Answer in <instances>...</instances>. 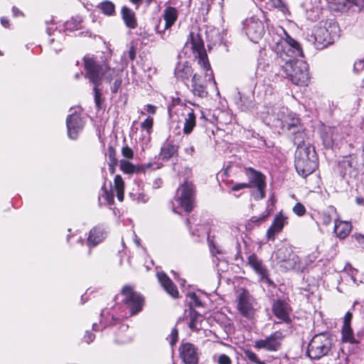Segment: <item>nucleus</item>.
Masks as SVG:
<instances>
[{"instance_id":"5fc2aeb1","label":"nucleus","mask_w":364,"mask_h":364,"mask_svg":"<svg viewBox=\"0 0 364 364\" xmlns=\"http://www.w3.org/2000/svg\"><path fill=\"white\" fill-rule=\"evenodd\" d=\"M316 259H317V255H316V253H313L311 255H308L305 262H302L306 267L309 264L308 262H309V263H312V262H315Z\"/></svg>"},{"instance_id":"aec40b11","label":"nucleus","mask_w":364,"mask_h":364,"mask_svg":"<svg viewBox=\"0 0 364 364\" xmlns=\"http://www.w3.org/2000/svg\"><path fill=\"white\" fill-rule=\"evenodd\" d=\"M180 356L185 364H198V353L196 346L190 343H186L179 348Z\"/></svg>"},{"instance_id":"69168bd1","label":"nucleus","mask_w":364,"mask_h":364,"mask_svg":"<svg viewBox=\"0 0 364 364\" xmlns=\"http://www.w3.org/2000/svg\"><path fill=\"white\" fill-rule=\"evenodd\" d=\"M128 53H129V57L130 60H133L136 55V52H135L134 47H131L129 48Z\"/></svg>"},{"instance_id":"49530a36","label":"nucleus","mask_w":364,"mask_h":364,"mask_svg":"<svg viewBox=\"0 0 364 364\" xmlns=\"http://www.w3.org/2000/svg\"><path fill=\"white\" fill-rule=\"evenodd\" d=\"M270 2L273 7L279 9L282 11H284L287 9L282 0H270Z\"/></svg>"},{"instance_id":"c756f323","label":"nucleus","mask_w":364,"mask_h":364,"mask_svg":"<svg viewBox=\"0 0 364 364\" xmlns=\"http://www.w3.org/2000/svg\"><path fill=\"white\" fill-rule=\"evenodd\" d=\"M350 230V223L346 221L335 220L334 232L338 237L341 239L346 237L349 235Z\"/></svg>"},{"instance_id":"bb28decb","label":"nucleus","mask_w":364,"mask_h":364,"mask_svg":"<svg viewBox=\"0 0 364 364\" xmlns=\"http://www.w3.org/2000/svg\"><path fill=\"white\" fill-rule=\"evenodd\" d=\"M174 74L177 80L186 83V81H188L189 77L193 74V70L187 63H179L175 68Z\"/></svg>"},{"instance_id":"864d4df0","label":"nucleus","mask_w":364,"mask_h":364,"mask_svg":"<svg viewBox=\"0 0 364 364\" xmlns=\"http://www.w3.org/2000/svg\"><path fill=\"white\" fill-rule=\"evenodd\" d=\"M95 338V336L93 333L87 331L84 336V341H85V342H86L87 343L89 344L94 341Z\"/></svg>"},{"instance_id":"0eeeda50","label":"nucleus","mask_w":364,"mask_h":364,"mask_svg":"<svg viewBox=\"0 0 364 364\" xmlns=\"http://www.w3.org/2000/svg\"><path fill=\"white\" fill-rule=\"evenodd\" d=\"M332 348V338L326 333H319L315 335L309 341L306 354L311 360H319L327 356Z\"/></svg>"},{"instance_id":"a878e982","label":"nucleus","mask_w":364,"mask_h":364,"mask_svg":"<svg viewBox=\"0 0 364 364\" xmlns=\"http://www.w3.org/2000/svg\"><path fill=\"white\" fill-rule=\"evenodd\" d=\"M106 237V232L100 226L94 227L89 233L87 244L90 247H95L102 242Z\"/></svg>"},{"instance_id":"9b49d317","label":"nucleus","mask_w":364,"mask_h":364,"mask_svg":"<svg viewBox=\"0 0 364 364\" xmlns=\"http://www.w3.org/2000/svg\"><path fill=\"white\" fill-rule=\"evenodd\" d=\"M175 201L186 212H191L195 203V186L190 181L184 182L177 190Z\"/></svg>"},{"instance_id":"ddd939ff","label":"nucleus","mask_w":364,"mask_h":364,"mask_svg":"<svg viewBox=\"0 0 364 364\" xmlns=\"http://www.w3.org/2000/svg\"><path fill=\"white\" fill-rule=\"evenodd\" d=\"M178 17V11L176 7L167 6L163 11L161 18L164 20L165 23L164 27L160 26L161 19H159V23L155 26L154 30L156 33L164 40H166L169 36L166 31L170 30L175 24Z\"/></svg>"},{"instance_id":"393cba45","label":"nucleus","mask_w":364,"mask_h":364,"mask_svg":"<svg viewBox=\"0 0 364 364\" xmlns=\"http://www.w3.org/2000/svg\"><path fill=\"white\" fill-rule=\"evenodd\" d=\"M205 80H203L201 76L195 74L192 78L191 91L195 96L204 98L208 96L206 90Z\"/></svg>"},{"instance_id":"473e14b6","label":"nucleus","mask_w":364,"mask_h":364,"mask_svg":"<svg viewBox=\"0 0 364 364\" xmlns=\"http://www.w3.org/2000/svg\"><path fill=\"white\" fill-rule=\"evenodd\" d=\"M97 8L106 16H112L115 15V5L110 1H102L97 6Z\"/></svg>"},{"instance_id":"423d86ee","label":"nucleus","mask_w":364,"mask_h":364,"mask_svg":"<svg viewBox=\"0 0 364 364\" xmlns=\"http://www.w3.org/2000/svg\"><path fill=\"white\" fill-rule=\"evenodd\" d=\"M272 259L283 272L290 270L303 272L306 268V265L294 252L292 248L286 244L281 245L277 248L272 255Z\"/></svg>"},{"instance_id":"4c0bfd02","label":"nucleus","mask_w":364,"mask_h":364,"mask_svg":"<svg viewBox=\"0 0 364 364\" xmlns=\"http://www.w3.org/2000/svg\"><path fill=\"white\" fill-rule=\"evenodd\" d=\"M343 4L346 9L355 6L360 10L364 6V0H343Z\"/></svg>"},{"instance_id":"2f4dec72","label":"nucleus","mask_w":364,"mask_h":364,"mask_svg":"<svg viewBox=\"0 0 364 364\" xmlns=\"http://www.w3.org/2000/svg\"><path fill=\"white\" fill-rule=\"evenodd\" d=\"M202 316L197 311L191 309L190 311V321L188 326L192 331H199L201 328Z\"/></svg>"},{"instance_id":"39448f33","label":"nucleus","mask_w":364,"mask_h":364,"mask_svg":"<svg viewBox=\"0 0 364 364\" xmlns=\"http://www.w3.org/2000/svg\"><path fill=\"white\" fill-rule=\"evenodd\" d=\"M294 143L297 146L295 168L297 173L305 178L318 168V157L314 148L304 144V135L294 136Z\"/></svg>"},{"instance_id":"a211bd4d","label":"nucleus","mask_w":364,"mask_h":364,"mask_svg":"<svg viewBox=\"0 0 364 364\" xmlns=\"http://www.w3.org/2000/svg\"><path fill=\"white\" fill-rule=\"evenodd\" d=\"M272 311L279 320L277 323H291V308L287 301L280 299L274 300L272 305Z\"/></svg>"},{"instance_id":"09e8293b","label":"nucleus","mask_w":364,"mask_h":364,"mask_svg":"<svg viewBox=\"0 0 364 364\" xmlns=\"http://www.w3.org/2000/svg\"><path fill=\"white\" fill-rule=\"evenodd\" d=\"M108 155H109V163L117 164V159L116 157V151L114 148L109 146L108 148Z\"/></svg>"},{"instance_id":"f704fd0d","label":"nucleus","mask_w":364,"mask_h":364,"mask_svg":"<svg viewBox=\"0 0 364 364\" xmlns=\"http://www.w3.org/2000/svg\"><path fill=\"white\" fill-rule=\"evenodd\" d=\"M154 124V119L152 117H147L144 122L141 123V128L142 131L145 132L144 140L146 143L150 140V134L152 131Z\"/></svg>"},{"instance_id":"37998d69","label":"nucleus","mask_w":364,"mask_h":364,"mask_svg":"<svg viewBox=\"0 0 364 364\" xmlns=\"http://www.w3.org/2000/svg\"><path fill=\"white\" fill-rule=\"evenodd\" d=\"M178 330L176 328H173L172 329L169 336L167 338L169 340V343H170L171 346H173L176 344V343L178 341Z\"/></svg>"},{"instance_id":"412c9836","label":"nucleus","mask_w":364,"mask_h":364,"mask_svg":"<svg viewBox=\"0 0 364 364\" xmlns=\"http://www.w3.org/2000/svg\"><path fill=\"white\" fill-rule=\"evenodd\" d=\"M127 314L119 315L118 316H115L111 313L109 311L103 310L100 314V328L99 325L96 323L92 324V330L93 331H99L102 330L110 325H115L121 321V319L124 317H126Z\"/></svg>"},{"instance_id":"f3484780","label":"nucleus","mask_w":364,"mask_h":364,"mask_svg":"<svg viewBox=\"0 0 364 364\" xmlns=\"http://www.w3.org/2000/svg\"><path fill=\"white\" fill-rule=\"evenodd\" d=\"M66 125L69 138L71 139H76L83 129L85 121L80 114L75 110L68 116Z\"/></svg>"},{"instance_id":"052dcab7","label":"nucleus","mask_w":364,"mask_h":364,"mask_svg":"<svg viewBox=\"0 0 364 364\" xmlns=\"http://www.w3.org/2000/svg\"><path fill=\"white\" fill-rule=\"evenodd\" d=\"M343 333L346 335V338H349L352 336V331L350 328V326L347 327H343Z\"/></svg>"},{"instance_id":"0e129e2a","label":"nucleus","mask_w":364,"mask_h":364,"mask_svg":"<svg viewBox=\"0 0 364 364\" xmlns=\"http://www.w3.org/2000/svg\"><path fill=\"white\" fill-rule=\"evenodd\" d=\"M1 23L5 28H9V21L6 17H1Z\"/></svg>"},{"instance_id":"c85d7f7f","label":"nucleus","mask_w":364,"mask_h":364,"mask_svg":"<svg viewBox=\"0 0 364 364\" xmlns=\"http://www.w3.org/2000/svg\"><path fill=\"white\" fill-rule=\"evenodd\" d=\"M122 16L125 25L131 28L134 29L137 26V21L134 12L127 6L122 9Z\"/></svg>"},{"instance_id":"4d7b16f0","label":"nucleus","mask_w":364,"mask_h":364,"mask_svg":"<svg viewBox=\"0 0 364 364\" xmlns=\"http://www.w3.org/2000/svg\"><path fill=\"white\" fill-rule=\"evenodd\" d=\"M352 314L350 312H347L346 314L345 315V318H344V326L345 327H347L348 326H350V321L352 318Z\"/></svg>"},{"instance_id":"4be33fe9","label":"nucleus","mask_w":364,"mask_h":364,"mask_svg":"<svg viewBox=\"0 0 364 364\" xmlns=\"http://www.w3.org/2000/svg\"><path fill=\"white\" fill-rule=\"evenodd\" d=\"M46 32L49 36L48 44L50 48L55 53L62 50L63 43L61 42L63 34L60 31H58L56 26L53 23L48 26Z\"/></svg>"},{"instance_id":"ea45409f","label":"nucleus","mask_w":364,"mask_h":364,"mask_svg":"<svg viewBox=\"0 0 364 364\" xmlns=\"http://www.w3.org/2000/svg\"><path fill=\"white\" fill-rule=\"evenodd\" d=\"M335 210L333 208H330L328 211H325L322 213L321 216V223L324 225H328L331 223L332 217L331 215V213L334 212Z\"/></svg>"},{"instance_id":"cd10ccee","label":"nucleus","mask_w":364,"mask_h":364,"mask_svg":"<svg viewBox=\"0 0 364 364\" xmlns=\"http://www.w3.org/2000/svg\"><path fill=\"white\" fill-rule=\"evenodd\" d=\"M248 263L255 269V271L262 277V278H265L266 281L270 283L269 279L267 277V269L262 264V261L258 259L256 255L252 254L249 256Z\"/></svg>"},{"instance_id":"680f3d73","label":"nucleus","mask_w":364,"mask_h":364,"mask_svg":"<svg viewBox=\"0 0 364 364\" xmlns=\"http://www.w3.org/2000/svg\"><path fill=\"white\" fill-rule=\"evenodd\" d=\"M149 198L144 194H139L137 197V201L141 203H146L148 201Z\"/></svg>"},{"instance_id":"6e6d98bb","label":"nucleus","mask_w":364,"mask_h":364,"mask_svg":"<svg viewBox=\"0 0 364 364\" xmlns=\"http://www.w3.org/2000/svg\"><path fill=\"white\" fill-rule=\"evenodd\" d=\"M144 109L149 114H154L156 111V107L152 105H146Z\"/></svg>"},{"instance_id":"b1692460","label":"nucleus","mask_w":364,"mask_h":364,"mask_svg":"<svg viewBox=\"0 0 364 364\" xmlns=\"http://www.w3.org/2000/svg\"><path fill=\"white\" fill-rule=\"evenodd\" d=\"M156 276L164 290L173 298H178V291L171 279L164 272H157Z\"/></svg>"},{"instance_id":"e433bc0d","label":"nucleus","mask_w":364,"mask_h":364,"mask_svg":"<svg viewBox=\"0 0 364 364\" xmlns=\"http://www.w3.org/2000/svg\"><path fill=\"white\" fill-rule=\"evenodd\" d=\"M245 357L250 362L255 364H266L263 360H261L257 355L250 350H245L244 351Z\"/></svg>"},{"instance_id":"5701e85b","label":"nucleus","mask_w":364,"mask_h":364,"mask_svg":"<svg viewBox=\"0 0 364 364\" xmlns=\"http://www.w3.org/2000/svg\"><path fill=\"white\" fill-rule=\"evenodd\" d=\"M287 218L285 217L282 213H278L272 225L267 231V238L268 240L274 241L276 236L282 230L284 225L287 223Z\"/></svg>"},{"instance_id":"774afa93","label":"nucleus","mask_w":364,"mask_h":364,"mask_svg":"<svg viewBox=\"0 0 364 364\" xmlns=\"http://www.w3.org/2000/svg\"><path fill=\"white\" fill-rule=\"evenodd\" d=\"M355 203L360 205H364V198L361 196H358L355 198Z\"/></svg>"},{"instance_id":"f8f14e48","label":"nucleus","mask_w":364,"mask_h":364,"mask_svg":"<svg viewBox=\"0 0 364 364\" xmlns=\"http://www.w3.org/2000/svg\"><path fill=\"white\" fill-rule=\"evenodd\" d=\"M287 336V331L278 330L264 338L257 340L254 347L257 349H264L269 352H276L281 349L282 342Z\"/></svg>"},{"instance_id":"79ce46f5","label":"nucleus","mask_w":364,"mask_h":364,"mask_svg":"<svg viewBox=\"0 0 364 364\" xmlns=\"http://www.w3.org/2000/svg\"><path fill=\"white\" fill-rule=\"evenodd\" d=\"M293 212L298 216H302L306 213V208L301 203H296L293 208Z\"/></svg>"},{"instance_id":"4468645a","label":"nucleus","mask_w":364,"mask_h":364,"mask_svg":"<svg viewBox=\"0 0 364 364\" xmlns=\"http://www.w3.org/2000/svg\"><path fill=\"white\" fill-rule=\"evenodd\" d=\"M336 33H332L326 27H317L314 29L313 35L310 37L309 41L313 42L318 50H322L334 42Z\"/></svg>"},{"instance_id":"f257e3e1","label":"nucleus","mask_w":364,"mask_h":364,"mask_svg":"<svg viewBox=\"0 0 364 364\" xmlns=\"http://www.w3.org/2000/svg\"><path fill=\"white\" fill-rule=\"evenodd\" d=\"M269 45L276 56L272 64V74L276 78L288 77L297 85H306L309 80L308 64L297 59L303 57V50L295 40L282 28L269 32Z\"/></svg>"},{"instance_id":"6e6552de","label":"nucleus","mask_w":364,"mask_h":364,"mask_svg":"<svg viewBox=\"0 0 364 364\" xmlns=\"http://www.w3.org/2000/svg\"><path fill=\"white\" fill-rule=\"evenodd\" d=\"M168 114L171 118L174 115L181 116L184 119L183 133L191 134L196 127V115L193 109L181 102L179 99L173 100V104L168 107Z\"/></svg>"},{"instance_id":"6ab92c4d","label":"nucleus","mask_w":364,"mask_h":364,"mask_svg":"<svg viewBox=\"0 0 364 364\" xmlns=\"http://www.w3.org/2000/svg\"><path fill=\"white\" fill-rule=\"evenodd\" d=\"M246 174L249 178L250 183L257 188L258 196H256L255 198H263L265 196L264 176L252 168H249L246 170Z\"/></svg>"},{"instance_id":"13d9d810","label":"nucleus","mask_w":364,"mask_h":364,"mask_svg":"<svg viewBox=\"0 0 364 364\" xmlns=\"http://www.w3.org/2000/svg\"><path fill=\"white\" fill-rule=\"evenodd\" d=\"M12 14L14 17H18V16H23L24 14L22 11H21L17 7L13 6L12 7Z\"/></svg>"},{"instance_id":"f03ea898","label":"nucleus","mask_w":364,"mask_h":364,"mask_svg":"<svg viewBox=\"0 0 364 364\" xmlns=\"http://www.w3.org/2000/svg\"><path fill=\"white\" fill-rule=\"evenodd\" d=\"M263 71L267 73V76L262 80H259L257 82H255L252 79H250L238 88L237 104L241 110L247 111L253 107L255 90L257 92V97L261 100L267 99L274 95L275 87L271 81L277 82L282 79L275 77L274 75L272 74V68L269 70V64L264 61H260L255 72L256 76L257 77L259 76L262 77Z\"/></svg>"},{"instance_id":"3c124183","label":"nucleus","mask_w":364,"mask_h":364,"mask_svg":"<svg viewBox=\"0 0 364 364\" xmlns=\"http://www.w3.org/2000/svg\"><path fill=\"white\" fill-rule=\"evenodd\" d=\"M122 85V80L120 77L115 79L113 85L111 87V90L113 93H116Z\"/></svg>"},{"instance_id":"a18cd8bd","label":"nucleus","mask_w":364,"mask_h":364,"mask_svg":"<svg viewBox=\"0 0 364 364\" xmlns=\"http://www.w3.org/2000/svg\"><path fill=\"white\" fill-rule=\"evenodd\" d=\"M80 24V21H77L76 19H72L65 23L66 29H78Z\"/></svg>"},{"instance_id":"20e7f679","label":"nucleus","mask_w":364,"mask_h":364,"mask_svg":"<svg viewBox=\"0 0 364 364\" xmlns=\"http://www.w3.org/2000/svg\"><path fill=\"white\" fill-rule=\"evenodd\" d=\"M264 122L268 126L287 132L294 136L304 135L299 118L286 107L275 105L267 107Z\"/></svg>"},{"instance_id":"8fccbe9b","label":"nucleus","mask_w":364,"mask_h":364,"mask_svg":"<svg viewBox=\"0 0 364 364\" xmlns=\"http://www.w3.org/2000/svg\"><path fill=\"white\" fill-rule=\"evenodd\" d=\"M354 70L357 73H359L362 70H364V58L356 61L354 63Z\"/></svg>"},{"instance_id":"338daca9","label":"nucleus","mask_w":364,"mask_h":364,"mask_svg":"<svg viewBox=\"0 0 364 364\" xmlns=\"http://www.w3.org/2000/svg\"><path fill=\"white\" fill-rule=\"evenodd\" d=\"M185 152L186 153V154L189 155V156H192L193 154L194 153V148L193 146H189L188 147L186 148L185 149Z\"/></svg>"},{"instance_id":"72a5a7b5","label":"nucleus","mask_w":364,"mask_h":364,"mask_svg":"<svg viewBox=\"0 0 364 364\" xmlns=\"http://www.w3.org/2000/svg\"><path fill=\"white\" fill-rule=\"evenodd\" d=\"M114 188L117 193V199L122 201L124 199V183L119 175H116L114 179Z\"/></svg>"},{"instance_id":"a19ab883","label":"nucleus","mask_w":364,"mask_h":364,"mask_svg":"<svg viewBox=\"0 0 364 364\" xmlns=\"http://www.w3.org/2000/svg\"><path fill=\"white\" fill-rule=\"evenodd\" d=\"M188 296V297L190 299L189 304H190V306L191 307L192 306L200 307V306H203L202 302L198 299V296L196 295V293H194V292L189 293Z\"/></svg>"},{"instance_id":"7c9ffc66","label":"nucleus","mask_w":364,"mask_h":364,"mask_svg":"<svg viewBox=\"0 0 364 364\" xmlns=\"http://www.w3.org/2000/svg\"><path fill=\"white\" fill-rule=\"evenodd\" d=\"M178 151V146L167 142L163 145L161 149L160 156L162 159L168 160L173 156Z\"/></svg>"},{"instance_id":"c03bdc74","label":"nucleus","mask_w":364,"mask_h":364,"mask_svg":"<svg viewBox=\"0 0 364 364\" xmlns=\"http://www.w3.org/2000/svg\"><path fill=\"white\" fill-rule=\"evenodd\" d=\"M122 154L124 158L127 159H131L134 156V152L132 149L129 148L128 146H124L122 147Z\"/></svg>"},{"instance_id":"dca6fc26","label":"nucleus","mask_w":364,"mask_h":364,"mask_svg":"<svg viewBox=\"0 0 364 364\" xmlns=\"http://www.w3.org/2000/svg\"><path fill=\"white\" fill-rule=\"evenodd\" d=\"M237 309L244 317L253 318L255 313V301L247 291H243L238 296Z\"/></svg>"},{"instance_id":"9d476101","label":"nucleus","mask_w":364,"mask_h":364,"mask_svg":"<svg viewBox=\"0 0 364 364\" xmlns=\"http://www.w3.org/2000/svg\"><path fill=\"white\" fill-rule=\"evenodd\" d=\"M122 302L129 310V315L133 316L140 312L144 306V298L139 293L134 291L132 287L125 286L121 291Z\"/></svg>"},{"instance_id":"c9c22d12","label":"nucleus","mask_w":364,"mask_h":364,"mask_svg":"<svg viewBox=\"0 0 364 364\" xmlns=\"http://www.w3.org/2000/svg\"><path fill=\"white\" fill-rule=\"evenodd\" d=\"M119 164L120 169L125 173L131 174L139 171V168L125 159L120 160Z\"/></svg>"},{"instance_id":"603ef678","label":"nucleus","mask_w":364,"mask_h":364,"mask_svg":"<svg viewBox=\"0 0 364 364\" xmlns=\"http://www.w3.org/2000/svg\"><path fill=\"white\" fill-rule=\"evenodd\" d=\"M249 187H250V185L248 183H236L235 185L232 186L231 189L233 191H237L241 189L249 188Z\"/></svg>"},{"instance_id":"58836bf2","label":"nucleus","mask_w":364,"mask_h":364,"mask_svg":"<svg viewBox=\"0 0 364 364\" xmlns=\"http://www.w3.org/2000/svg\"><path fill=\"white\" fill-rule=\"evenodd\" d=\"M270 214L269 210H266L264 213H262L259 216H252L250 219V223H255V225H259L264 222L266 219L268 218V216Z\"/></svg>"},{"instance_id":"de8ad7c7","label":"nucleus","mask_w":364,"mask_h":364,"mask_svg":"<svg viewBox=\"0 0 364 364\" xmlns=\"http://www.w3.org/2000/svg\"><path fill=\"white\" fill-rule=\"evenodd\" d=\"M217 363L218 364H231L232 360L226 354H220L218 358Z\"/></svg>"},{"instance_id":"7ed1b4c3","label":"nucleus","mask_w":364,"mask_h":364,"mask_svg":"<svg viewBox=\"0 0 364 364\" xmlns=\"http://www.w3.org/2000/svg\"><path fill=\"white\" fill-rule=\"evenodd\" d=\"M85 77L93 84L94 99L97 109H101L102 102V92L98 88L103 80L110 83L114 77H117L122 69L113 67L111 58L104 55L100 56L87 54L83 58Z\"/></svg>"},{"instance_id":"e2e57ef3","label":"nucleus","mask_w":364,"mask_h":364,"mask_svg":"<svg viewBox=\"0 0 364 364\" xmlns=\"http://www.w3.org/2000/svg\"><path fill=\"white\" fill-rule=\"evenodd\" d=\"M356 240L364 248V235H358L355 236Z\"/></svg>"},{"instance_id":"1a4fd4ad","label":"nucleus","mask_w":364,"mask_h":364,"mask_svg":"<svg viewBox=\"0 0 364 364\" xmlns=\"http://www.w3.org/2000/svg\"><path fill=\"white\" fill-rule=\"evenodd\" d=\"M191 44L195 58L198 61V64L203 69L205 73V77L208 80H211L213 78V71L210 68V65L208 61V55L204 47V43L199 36L196 33H191Z\"/></svg>"},{"instance_id":"bf43d9fd","label":"nucleus","mask_w":364,"mask_h":364,"mask_svg":"<svg viewBox=\"0 0 364 364\" xmlns=\"http://www.w3.org/2000/svg\"><path fill=\"white\" fill-rule=\"evenodd\" d=\"M105 198L109 204H113L114 203V197L112 194H109L107 191L105 192Z\"/></svg>"},{"instance_id":"2eb2a0df","label":"nucleus","mask_w":364,"mask_h":364,"mask_svg":"<svg viewBox=\"0 0 364 364\" xmlns=\"http://www.w3.org/2000/svg\"><path fill=\"white\" fill-rule=\"evenodd\" d=\"M243 26L246 35L254 43H257L265 33L262 22L255 17L247 18Z\"/></svg>"}]
</instances>
